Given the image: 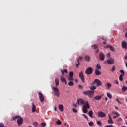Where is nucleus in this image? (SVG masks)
Listing matches in <instances>:
<instances>
[{"mask_svg": "<svg viewBox=\"0 0 127 127\" xmlns=\"http://www.w3.org/2000/svg\"><path fill=\"white\" fill-rule=\"evenodd\" d=\"M96 87L93 86L90 88L91 90L85 91L83 92V94H84V95H86L89 98H93V97H94V94H95V91H94V90H96Z\"/></svg>", "mask_w": 127, "mask_h": 127, "instance_id": "nucleus-1", "label": "nucleus"}, {"mask_svg": "<svg viewBox=\"0 0 127 127\" xmlns=\"http://www.w3.org/2000/svg\"><path fill=\"white\" fill-rule=\"evenodd\" d=\"M80 104H82L83 105V112H88V109H90V105L88 101L86 102L83 99H80Z\"/></svg>", "mask_w": 127, "mask_h": 127, "instance_id": "nucleus-2", "label": "nucleus"}, {"mask_svg": "<svg viewBox=\"0 0 127 127\" xmlns=\"http://www.w3.org/2000/svg\"><path fill=\"white\" fill-rule=\"evenodd\" d=\"M17 119H18L17 121V124H18V125L19 126L22 125L23 124V119L18 115L13 117L12 121H15V120H17Z\"/></svg>", "mask_w": 127, "mask_h": 127, "instance_id": "nucleus-3", "label": "nucleus"}, {"mask_svg": "<svg viewBox=\"0 0 127 127\" xmlns=\"http://www.w3.org/2000/svg\"><path fill=\"white\" fill-rule=\"evenodd\" d=\"M52 90L54 91V94L55 96H56V97L58 98L60 95V93H59V89H58V88H57V87H53Z\"/></svg>", "mask_w": 127, "mask_h": 127, "instance_id": "nucleus-4", "label": "nucleus"}, {"mask_svg": "<svg viewBox=\"0 0 127 127\" xmlns=\"http://www.w3.org/2000/svg\"><path fill=\"white\" fill-rule=\"evenodd\" d=\"M93 71L92 67H88L85 71V73L86 75H91V74L93 73Z\"/></svg>", "mask_w": 127, "mask_h": 127, "instance_id": "nucleus-5", "label": "nucleus"}, {"mask_svg": "<svg viewBox=\"0 0 127 127\" xmlns=\"http://www.w3.org/2000/svg\"><path fill=\"white\" fill-rule=\"evenodd\" d=\"M95 83H96L97 86H102V82L98 79H95L94 82H92V85H95Z\"/></svg>", "mask_w": 127, "mask_h": 127, "instance_id": "nucleus-6", "label": "nucleus"}, {"mask_svg": "<svg viewBox=\"0 0 127 127\" xmlns=\"http://www.w3.org/2000/svg\"><path fill=\"white\" fill-rule=\"evenodd\" d=\"M107 63L108 65H113L115 63V60L112 58H110L109 59L107 60Z\"/></svg>", "mask_w": 127, "mask_h": 127, "instance_id": "nucleus-7", "label": "nucleus"}, {"mask_svg": "<svg viewBox=\"0 0 127 127\" xmlns=\"http://www.w3.org/2000/svg\"><path fill=\"white\" fill-rule=\"evenodd\" d=\"M38 95L40 102L42 103L44 102V96H43V94H42L41 92H39Z\"/></svg>", "mask_w": 127, "mask_h": 127, "instance_id": "nucleus-8", "label": "nucleus"}, {"mask_svg": "<svg viewBox=\"0 0 127 127\" xmlns=\"http://www.w3.org/2000/svg\"><path fill=\"white\" fill-rule=\"evenodd\" d=\"M69 75V77L68 78L69 81H74V77H73V76H74V73L73 71H70Z\"/></svg>", "mask_w": 127, "mask_h": 127, "instance_id": "nucleus-9", "label": "nucleus"}, {"mask_svg": "<svg viewBox=\"0 0 127 127\" xmlns=\"http://www.w3.org/2000/svg\"><path fill=\"white\" fill-rule=\"evenodd\" d=\"M99 59L101 61H104V60H105V54H104L103 52L99 53Z\"/></svg>", "mask_w": 127, "mask_h": 127, "instance_id": "nucleus-10", "label": "nucleus"}, {"mask_svg": "<svg viewBox=\"0 0 127 127\" xmlns=\"http://www.w3.org/2000/svg\"><path fill=\"white\" fill-rule=\"evenodd\" d=\"M80 78L82 81V82L84 83H85V77L84 76V74H83V72L81 71L80 72Z\"/></svg>", "mask_w": 127, "mask_h": 127, "instance_id": "nucleus-11", "label": "nucleus"}, {"mask_svg": "<svg viewBox=\"0 0 127 127\" xmlns=\"http://www.w3.org/2000/svg\"><path fill=\"white\" fill-rule=\"evenodd\" d=\"M104 48H109L111 51H115V48L112 46H110V45H107L104 47Z\"/></svg>", "mask_w": 127, "mask_h": 127, "instance_id": "nucleus-12", "label": "nucleus"}, {"mask_svg": "<svg viewBox=\"0 0 127 127\" xmlns=\"http://www.w3.org/2000/svg\"><path fill=\"white\" fill-rule=\"evenodd\" d=\"M99 118H102L103 117H106V114L104 112H100L98 113Z\"/></svg>", "mask_w": 127, "mask_h": 127, "instance_id": "nucleus-13", "label": "nucleus"}, {"mask_svg": "<svg viewBox=\"0 0 127 127\" xmlns=\"http://www.w3.org/2000/svg\"><path fill=\"white\" fill-rule=\"evenodd\" d=\"M122 48H125L127 49V42L125 41H123L122 42Z\"/></svg>", "mask_w": 127, "mask_h": 127, "instance_id": "nucleus-14", "label": "nucleus"}, {"mask_svg": "<svg viewBox=\"0 0 127 127\" xmlns=\"http://www.w3.org/2000/svg\"><path fill=\"white\" fill-rule=\"evenodd\" d=\"M85 59L86 62H90L91 61V57L89 55H86L85 57Z\"/></svg>", "mask_w": 127, "mask_h": 127, "instance_id": "nucleus-15", "label": "nucleus"}, {"mask_svg": "<svg viewBox=\"0 0 127 127\" xmlns=\"http://www.w3.org/2000/svg\"><path fill=\"white\" fill-rule=\"evenodd\" d=\"M61 81L63 83H65V85L67 84V81H66V79L62 76H61Z\"/></svg>", "mask_w": 127, "mask_h": 127, "instance_id": "nucleus-16", "label": "nucleus"}, {"mask_svg": "<svg viewBox=\"0 0 127 127\" xmlns=\"http://www.w3.org/2000/svg\"><path fill=\"white\" fill-rule=\"evenodd\" d=\"M59 109L61 111V112H63L64 111V106L62 104L59 105Z\"/></svg>", "mask_w": 127, "mask_h": 127, "instance_id": "nucleus-17", "label": "nucleus"}, {"mask_svg": "<svg viewBox=\"0 0 127 127\" xmlns=\"http://www.w3.org/2000/svg\"><path fill=\"white\" fill-rule=\"evenodd\" d=\"M95 73V75H96V76H100V75H101L102 74V72H100V71H99V69H96Z\"/></svg>", "mask_w": 127, "mask_h": 127, "instance_id": "nucleus-18", "label": "nucleus"}, {"mask_svg": "<svg viewBox=\"0 0 127 127\" xmlns=\"http://www.w3.org/2000/svg\"><path fill=\"white\" fill-rule=\"evenodd\" d=\"M94 99L96 101H100L102 99V96H96L94 97Z\"/></svg>", "mask_w": 127, "mask_h": 127, "instance_id": "nucleus-19", "label": "nucleus"}, {"mask_svg": "<svg viewBox=\"0 0 127 127\" xmlns=\"http://www.w3.org/2000/svg\"><path fill=\"white\" fill-rule=\"evenodd\" d=\"M101 38L104 41L103 42V44H106L107 43V38L104 36H102Z\"/></svg>", "mask_w": 127, "mask_h": 127, "instance_id": "nucleus-20", "label": "nucleus"}, {"mask_svg": "<svg viewBox=\"0 0 127 127\" xmlns=\"http://www.w3.org/2000/svg\"><path fill=\"white\" fill-rule=\"evenodd\" d=\"M61 72L63 75V76H64V73H65L66 74H67L68 73V70L67 69H64V70H61Z\"/></svg>", "mask_w": 127, "mask_h": 127, "instance_id": "nucleus-21", "label": "nucleus"}, {"mask_svg": "<svg viewBox=\"0 0 127 127\" xmlns=\"http://www.w3.org/2000/svg\"><path fill=\"white\" fill-rule=\"evenodd\" d=\"M113 114L114 115H116L115 116L113 117V119H116L117 118H118V117H119V116H120V114H119V113H118L117 112H113Z\"/></svg>", "mask_w": 127, "mask_h": 127, "instance_id": "nucleus-22", "label": "nucleus"}, {"mask_svg": "<svg viewBox=\"0 0 127 127\" xmlns=\"http://www.w3.org/2000/svg\"><path fill=\"white\" fill-rule=\"evenodd\" d=\"M55 82L56 83V86H58L59 85V80L58 78H56L55 80Z\"/></svg>", "mask_w": 127, "mask_h": 127, "instance_id": "nucleus-23", "label": "nucleus"}, {"mask_svg": "<svg viewBox=\"0 0 127 127\" xmlns=\"http://www.w3.org/2000/svg\"><path fill=\"white\" fill-rule=\"evenodd\" d=\"M32 110V112H35L36 111V107H35V105H34V103H33Z\"/></svg>", "mask_w": 127, "mask_h": 127, "instance_id": "nucleus-24", "label": "nucleus"}, {"mask_svg": "<svg viewBox=\"0 0 127 127\" xmlns=\"http://www.w3.org/2000/svg\"><path fill=\"white\" fill-rule=\"evenodd\" d=\"M127 87H126L125 86H122V91H123V92H126V91H127Z\"/></svg>", "mask_w": 127, "mask_h": 127, "instance_id": "nucleus-25", "label": "nucleus"}, {"mask_svg": "<svg viewBox=\"0 0 127 127\" xmlns=\"http://www.w3.org/2000/svg\"><path fill=\"white\" fill-rule=\"evenodd\" d=\"M107 87H108V90L110 89V88H112V84L110 83H107Z\"/></svg>", "mask_w": 127, "mask_h": 127, "instance_id": "nucleus-26", "label": "nucleus"}, {"mask_svg": "<svg viewBox=\"0 0 127 127\" xmlns=\"http://www.w3.org/2000/svg\"><path fill=\"white\" fill-rule=\"evenodd\" d=\"M68 85L69 86H70V87H72V86H74V82H73L72 81H70L68 82Z\"/></svg>", "mask_w": 127, "mask_h": 127, "instance_id": "nucleus-27", "label": "nucleus"}, {"mask_svg": "<svg viewBox=\"0 0 127 127\" xmlns=\"http://www.w3.org/2000/svg\"><path fill=\"white\" fill-rule=\"evenodd\" d=\"M101 65L99 64H97L96 65V70H101Z\"/></svg>", "mask_w": 127, "mask_h": 127, "instance_id": "nucleus-28", "label": "nucleus"}, {"mask_svg": "<svg viewBox=\"0 0 127 127\" xmlns=\"http://www.w3.org/2000/svg\"><path fill=\"white\" fill-rule=\"evenodd\" d=\"M123 77H124V74H120L119 76L120 81H123Z\"/></svg>", "mask_w": 127, "mask_h": 127, "instance_id": "nucleus-29", "label": "nucleus"}, {"mask_svg": "<svg viewBox=\"0 0 127 127\" xmlns=\"http://www.w3.org/2000/svg\"><path fill=\"white\" fill-rule=\"evenodd\" d=\"M107 96L108 98H109L110 99H112V94H111V93H107Z\"/></svg>", "mask_w": 127, "mask_h": 127, "instance_id": "nucleus-30", "label": "nucleus"}, {"mask_svg": "<svg viewBox=\"0 0 127 127\" xmlns=\"http://www.w3.org/2000/svg\"><path fill=\"white\" fill-rule=\"evenodd\" d=\"M108 124H114V122L113 121V120H112V119H109L108 121Z\"/></svg>", "mask_w": 127, "mask_h": 127, "instance_id": "nucleus-31", "label": "nucleus"}, {"mask_svg": "<svg viewBox=\"0 0 127 127\" xmlns=\"http://www.w3.org/2000/svg\"><path fill=\"white\" fill-rule=\"evenodd\" d=\"M88 114L90 118H93V117L92 116H93V112H89Z\"/></svg>", "mask_w": 127, "mask_h": 127, "instance_id": "nucleus-32", "label": "nucleus"}, {"mask_svg": "<svg viewBox=\"0 0 127 127\" xmlns=\"http://www.w3.org/2000/svg\"><path fill=\"white\" fill-rule=\"evenodd\" d=\"M56 124H57V125H61V124H62V123L61 122V121L58 120L56 122Z\"/></svg>", "mask_w": 127, "mask_h": 127, "instance_id": "nucleus-33", "label": "nucleus"}, {"mask_svg": "<svg viewBox=\"0 0 127 127\" xmlns=\"http://www.w3.org/2000/svg\"><path fill=\"white\" fill-rule=\"evenodd\" d=\"M45 126H46V123H42L41 124V127H45Z\"/></svg>", "mask_w": 127, "mask_h": 127, "instance_id": "nucleus-34", "label": "nucleus"}, {"mask_svg": "<svg viewBox=\"0 0 127 127\" xmlns=\"http://www.w3.org/2000/svg\"><path fill=\"white\" fill-rule=\"evenodd\" d=\"M77 62L78 64H76V68H78V67H79V65H80V62L79 61V59H77Z\"/></svg>", "mask_w": 127, "mask_h": 127, "instance_id": "nucleus-35", "label": "nucleus"}, {"mask_svg": "<svg viewBox=\"0 0 127 127\" xmlns=\"http://www.w3.org/2000/svg\"><path fill=\"white\" fill-rule=\"evenodd\" d=\"M88 125H89V126L90 127H92V126H93V125H94V122H89Z\"/></svg>", "mask_w": 127, "mask_h": 127, "instance_id": "nucleus-36", "label": "nucleus"}, {"mask_svg": "<svg viewBox=\"0 0 127 127\" xmlns=\"http://www.w3.org/2000/svg\"><path fill=\"white\" fill-rule=\"evenodd\" d=\"M38 125V123L37 122H34L33 123V126L34 127H37Z\"/></svg>", "mask_w": 127, "mask_h": 127, "instance_id": "nucleus-37", "label": "nucleus"}, {"mask_svg": "<svg viewBox=\"0 0 127 127\" xmlns=\"http://www.w3.org/2000/svg\"><path fill=\"white\" fill-rule=\"evenodd\" d=\"M97 124L99 126H102V122H101V121H97Z\"/></svg>", "mask_w": 127, "mask_h": 127, "instance_id": "nucleus-38", "label": "nucleus"}, {"mask_svg": "<svg viewBox=\"0 0 127 127\" xmlns=\"http://www.w3.org/2000/svg\"><path fill=\"white\" fill-rule=\"evenodd\" d=\"M92 47H94V49H97L98 46H97V45H96V44H94V45H92Z\"/></svg>", "mask_w": 127, "mask_h": 127, "instance_id": "nucleus-39", "label": "nucleus"}, {"mask_svg": "<svg viewBox=\"0 0 127 127\" xmlns=\"http://www.w3.org/2000/svg\"><path fill=\"white\" fill-rule=\"evenodd\" d=\"M107 57H108V58H111V54L110 53H108L107 54Z\"/></svg>", "mask_w": 127, "mask_h": 127, "instance_id": "nucleus-40", "label": "nucleus"}, {"mask_svg": "<svg viewBox=\"0 0 127 127\" xmlns=\"http://www.w3.org/2000/svg\"><path fill=\"white\" fill-rule=\"evenodd\" d=\"M116 70V68L115 67V66H113L112 68L111 69V72H114V71H115Z\"/></svg>", "mask_w": 127, "mask_h": 127, "instance_id": "nucleus-41", "label": "nucleus"}, {"mask_svg": "<svg viewBox=\"0 0 127 127\" xmlns=\"http://www.w3.org/2000/svg\"><path fill=\"white\" fill-rule=\"evenodd\" d=\"M120 73H121V74H122V75H124L125 74V71H124L123 70H120Z\"/></svg>", "mask_w": 127, "mask_h": 127, "instance_id": "nucleus-42", "label": "nucleus"}, {"mask_svg": "<svg viewBox=\"0 0 127 127\" xmlns=\"http://www.w3.org/2000/svg\"><path fill=\"white\" fill-rule=\"evenodd\" d=\"M0 127H4L3 123H0Z\"/></svg>", "mask_w": 127, "mask_h": 127, "instance_id": "nucleus-43", "label": "nucleus"}, {"mask_svg": "<svg viewBox=\"0 0 127 127\" xmlns=\"http://www.w3.org/2000/svg\"><path fill=\"white\" fill-rule=\"evenodd\" d=\"M116 101H117L118 103H119V104H122V103H121V101H120V100H119V99L117 98V99H116Z\"/></svg>", "mask_w": 127, "mask_h": 127, "instance_id": "nucleus-44", "label": "nucleus"}, {"mask_svg": "<svg viewBox=\"0 0 127 127\" xmlns=\"http://www.w3.org/2000/svg\"><path fill=\"white\" fill-rule=\"evenodd\" d=\"M105 127H113V125H107Z\"/></svg>", "mask_w": 127, "mask_h": 127, "instance_id": "nucleus-45", "label": "nucleus"}, {"mask_svg": "<svg viewBox=\"0 0 127 127\" xmlns=\"http://www.w3.org/2000/svg\"><path fill=\"white\" fill-rule=\"evenodd\" d=\"M83 117H84V118H85V119H87L88 120V116H87V115H86L85 114H83Z\"/></svg>", "mask_w": 127, "mask_h": 127, "instance_id": "nucleus-46", "label": "nucleus"}, {"mask_svg": "<svg viewBox=\"0 0 127 127\" xmlns=\"http://www.w3.org/2000/svg\"><path fill=\"white\" fill-rule=\"evenodd\" d=\"M76 104H77V105H79V104H80V99H78L77 100V102Z\"/></svg>", "mask_w": 127, "mask_h": 127, "instance_id": "nucleus-47", "label": "nucleus"}, {"mask_svg": "<svg viewBox=\"0 0 127 127\" xmlns=\"http://www.w3.org/2000/svg\"><path fill=\"white\" fill-rule=\"evenodd\" d=\"M115 83L116 84V85H119V81L118 80H115Z\"/></svg>", "mask_w": 127, "mask_h": 127, "instance_id": "nucleus-48", "label": "nucleus"}, {"mask_svg": "<svg viewBox=\"0 0 127 127\" xmlns=\"http://www.w3.org/2000/svg\"><path fill=\"white\" fill-rule=\"evenodd\" d=\"M72 111H73V112H77V110H76V109H75V108H73Z\"/></svg>", "mask_w": 127, "mask_h": 127, "instance_id": "nucleus-49", "label": "nucleus"}, {"mask_svg": "<svg viewBox=\"0 0 127 127\" xmlns=\"http://www.w3.org/2000/svg\"><path fill=\"white\" fill-rule=\"evenodd\" d=\"M64 126H65V127H67V126H69L68 124H67V123L66 122H65V123H64Z\"/></svg>", "mask_w": 127, "mask_h": 127, "instance_id": "nucleus-50", "label": "nucleus"}, {"mask_svg": "<svg viewBox=\"0 0 127 127\" xmlns=\"http://www.w3.org/2000/svg\"><path fill=\"white\" fill-rule=\"evenodd\" d=\"M80 89H81V90H83V86L82 85H80Z\"/></svg>", "mask_w": 127, "mask_h": 127, "instance_id": "nucleus-51", "label": "nucleus"}, {"mask_svg": "<svg viewBox=\"0 0 127 127\" xmlns=\"http://www.w3.org/2000/svg\"><path fill=\"white\" fill-rule=\"evenodd\" d=\"M96 53H99V49H97L96 51H95Z\"/></svg>", "mask_w": 127, "mask_h": 127, "instance_id": "nucleus-52", "label": "nucleus"}, {"mask_svg": "<svg viewBox=\"0 0 127 127\" xmlns=\"http://www.w3.org/2000/svg\"><path fill=\"white\" fill-rule=\"evenodd\" d=\"M83 59V57H80V60H82Z\"/></svg>", "mask_w": 127, "mask_h": 127, "instance_id": "nucleus-53", "label": "nucleus"}, {"mask_svg": "<svg viewBox=\"0 0 127 127\" xmlns=\"http://www.w3.org/2000/svg\"><path fill=\"white\" fill-rule=\"evenodd\" d=\"M108 116H109V119H112V118H111V115H110V114H109Z\"/></svg>", "mask_w": 127, "mask_h": 127, "instance_id": "nucleus-54", "label": "nucleus"}, {"mask_svg": "<svg viewBox=\"0 0 127 127\" xmlns=\"http://www.w3.org/2000/svg\"><path fill=\"white\" fill-rule=\"evenodd\" d=\"M125 59H127V54L126 56L125 57Z\"/></svg>", "mask_w": 127, "mask_h": 127, "instance_id": "nucleus-55", "label": "nucleus"}, {"mask_svg": "<svg viewBox=\"0 0 127 127\" xmlns=\"http://www.w3.org/2000/svg\"><path fill=\"white\" fill-rule=\"evenodd\" d=\"M105 101H108V97L105 98Z\"/></svg>", "mask_w": 127, "mask_h": 127, "instance_id": "nucleus-56", "label": "nucleus"}, {"mask_svg": "<svg viewBox=\"0 0 127 127\" xmlns=\"http://www.w3.org/2000/svg\"><path fill=\"white\" fill-rule=\"evenodd\" d=\"M74 107H77V105L76 104H73Z\"/></svg>", "mask_w": 127, "mask_h": 127, "instance_id": "nucleus-57", "label": "nucleus"}, {"mask_svg": "<svg viewBox=\"0 0 127 127\" xmlns=\"http://www.w3.org/2000/svg\"><path fill=\"white\" fill-rule=\"evenodd\" d=\"M75 82H76V83H78V80L75 79Z\"/></svg>", "mask_w": 127, "mask_h": 127, "instance_id": "nucleus-58", "label": "nucleus"}, {"mask_svg": "<svg viewBox=\"0 0 127 127\" xmlns=\"http://www.w3.org/2000/svg\"><path fill=\"white\" fill-rule=\"evenodd\" d=\"M78 88H80V85H78Z\"/></svg>", "mask_w": 127, "mask_h": 127, "instance_id": "nucleus-59", "label": "nucleus"}, {"mask_svg": "<svg viewBox=\"0 0 127 127\" xmlns=\"http://www.w3.org/2000/svg\"><path fill=\"white\" fill-rule=\"evenodd\" d=\"M55 111H56V108H55Z\"/></svg>", "mask_w": 127, "mask_h": 127, "instance_id": "nucleus-60", "label": "nucleus"}, {"mask_svg": "<svg viewBox=\"0 0 127 127\" xmlns=\"http://www.w3.org/2000/svg\"><path fill=\"white\" fill-rule=\"evenodd\" d=\"M67 127H69V125H67Z\"/></svg>", "mask_w": 127, "mask_h": 127, "instance_id": "nucleus-61", "label": "nucleus"}, {"mask_svg": "<svg viewBox=\"0 0 127 127\" xmlns=\"http://www.w3.org/2000/svg\"><path fill=\"white\" fill-rule=\"evenodd\" d=\"M32 127V126H29V127Z\"/></svg>", "mask_w": 127, "mask_h": 127, "instance_id": "nucleus-62", "label": "nucleus"}, {"mask_svg": "<svg viewBox=\"0 0 127 127\" xmlns=\"http://www.w3.org/2000/svg\"><path fill=\"white\" fill-rule=\"evenodd\" d=\"M126 102H127V99L126 100Z\"/></svg>", "mask_w": 127, "mask_h": 127, "instance_id": "nucleus-63", "label": "nucleus"}, {"mask_svg": "<svg viewBox=\"0 0 127 127\" xmlns=\"http://www.w3.org/2000/svg\"><path fill=\"white\" fill-rule=\"evenodd\" d=\"M116 109H118V107H116Z\"/></svg>", "mask_w": 127, "mask_h": 127, "instance_id": "nucleus-64", "label": "nucleus"}]
</instances>
